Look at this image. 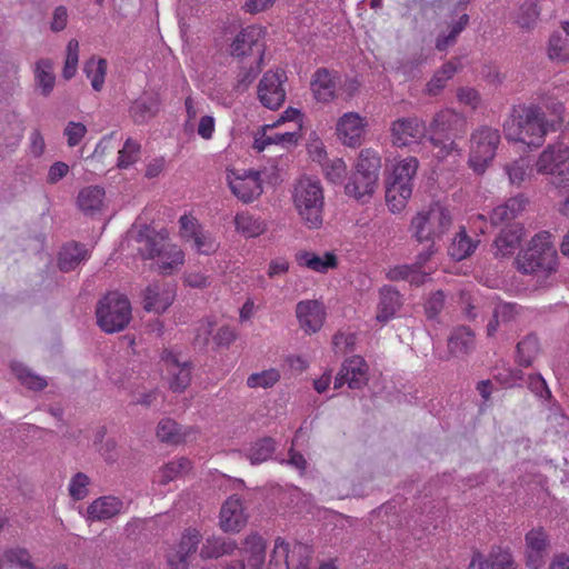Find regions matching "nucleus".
Instances as JSON below:
<instances>
[{"instance_id":"33","label":"nucleus","mask_w":569,"mask_h":569,"mask_svg":"<svg viewBox=\"0 0 569 569\" xmlns=\"http://www.w3.org/2000/svg\"><path fill=\"white\" fill-rule=\"evenodd\" d=\"M523 237V228L519 224L502 229L495 241L497 257H510L515 253Z\"/></svg>"},{"instance_id":"8","label":"nucleus","mask_w":569,"mask_h":569,"mask_svg":"<svg viewBox=\"0 0 569 569\" xmlns=\"http://www.w3.org/2000/svg\"><path fill=\"white\" fill-rule=\"evenodd\" d=\"M501 136L498 129L480 126L472 131L468 163L476 173H483L492 163Z\"/></svg>"},{"instance_id":"3","label":"nucleus","mask_w":569,"mask_h":569,"mask_svg":"<svg viewBox=\"0 0 569 569\" xmlns=\"http://www.w3.org/2000/svg\"><path fill=\"white\" fill-rule=\"evenodd\" d=\"M381 158L378 151L366 148L359 152L353 172L345 184V192L355 200L367 203L379 186Z\"/></svg>"},{"instance_id":"36","label":"nucleus","mask_w":569,"mask_h":569,"mask_svg":"<svg viewBox=\"0 0 569 569\" xmlns=\"http://www.w3.org/2000/svg\"><path fill=\"white\" fill-rule=\"evenodd\" d=\"M237 547V542L232 539L211 536L203 542L200 549V557L202 559H217L231 555Z\"/></svg>"},{"instance_id":"58","label":"nucleus","mask_w":569,"mask_h":569,"mask_svg":"<svg viewBox=\"0 0 569 569\" xmlns=\"http://www.w3.org/2000/svg\"><path fill=\"white\" fill-rule=\"evenodd\" d=\"M538 16L536 3L529 1L521 6L516 22L522 29H531L537 22Z\"/></svg>"},{"instance_id":"20","label":"nucleus","mask_w":569,"mask_h":569,"mask_svg":"<svg viewBox=\"0 0 569 569\" xmlns=\"http://www.w3.org/2000/svg\"><path fill=\"white\" fill-rule=\"evenodd\" d=\"M426 134L425 123L416 117L399 118L390 126L391 142L398 148L418 144Z\"/></svg>"},{"instance_id":"39","label":"nucleus","mask_w":569,"mask_h":569,"mask_svg":"<svg viewBox=\"0 0 569 569\" xmlns=\"http://www.w3.org/2000/svg\"><path fill=\"white\" fill-rule=\"evenodd\" d=\"M459 122H465L463 118L452 109H443L439 111L427 129V134L435 133L442 136L456 128Z\"/></svg>"},{"instance_id":"15","label":"nucleus","mask_w":569,"mask_h":569,"mask_svg":"<svg viewBox=\"0 0 569 569\" xmlns=\"http://www.w3.org/2000/svg\"><path fill=\"white\" fill-rule=\"evenodd\" d=\"M287 77L282 70H269L260 79L257 96L260 103L270 109L280 108L286 100L283 83Z\"/></svg>"},{"instance_id":"17","label":"nucleus","mask_w":569,"mask_h":569,"mask_svg":"<svg viewBox=\"0 0 569 569\" xmlns=\"http://www.w3.org/2000/svg\"><path fill=\"white\" fill-rule=\"evenodd\" d=\"M177 296L176 286L166 281L149 283L142 291V307L147 312L161 315L174 302Z\"/></svg>"},{"instance_id":"48","label":"nucleus","mask_w":569,"mask_h":569,"mask_svg":"<svg viewBox=\"0 0 569 569\" xmlns=\"http://www.w3.org/2000/svg\"><path fill=\"white\" fill-rule=\"evenodd\" d=\"M274 451V442L271 438H263L256 441L247 452L251 465H259L267 461Z\"/></svg>"},{"instance_id":"1","label":"nucleus","mask_w":569,"mask_h":569,"mask_svg":"<svg viewBox=\"0 0 569 569\" xmlns=\"http://www.w3.org/2000/svg\"><path fill=\"white\" fill-rule=\"evenodd\" d=\"M550 131H555V123L546 118L537 104L513 107L503 123L505 137L509 142L522 143L530 149L541 147Z\"/></svg>"},{"instance_id":"31","label":"nucleus","mask_w":569,"mask_h":569,"mask_svg":"<svg viewBox=\"0 0 569 569\" xmlns=\"http://www.w3.org/2000/svg\"><path fill=\"white\" fill-rule=\"evenodd\" d=\"M296 261L300 267L307 268L315 272L326 273L331 269H335L338 264V260L335 253L325 252L318 254L312 251L302 250L296 253Z\"/></svg>"},{"instance_id":"25","label":"nucleus","mask_w":569,"mask_h":569,"mask_svg":"<svg viewBox=\"0 0 569 569\" xmlns=\"http://www.w3.org/2000/svg\"><path fill=\"white\" fill-rule=\"evenodd\" d=\"M368 382V365L363 358L353 356L347 359L336 377L335 389L348 385L351 389H360Z\"/></svg>"},{"instance_id":"32","label":"nucleus","mask_w":569,"mask_h":569,"mask_svg":"<svg viewBox=\"0 0 569 569\" xmlns=\"http://www.w3.org/2000/svg\"><path fill=\"white\" fill-rule=\"evenodd\" d=\"M400 293L392 287L385 286L379 291V302L377 307V321L386 323L390 321L400 309Z\"/></svg>"},{"instance_id":"43","label":"nucleus","mask_w":569,"mask_h":569,"mask_svg":"<svg viewBox=\"0 0 569 569\" xmlns=\"http://www.w3.org/2000/svg\"><path fill=\"white\" fill-rule=\"evenodd\" d=\"M236 230L246 238H256L266 231L262 220L249 212H240L234 218Z\"/></svg>"},{"instance_id":"49","label":"nucleus","mask_w":569,"mask_h":569,"mask_svg":"<svg viewBox=\"0 0 569 569\" xmlns=\"http://www.w3.org/2000/svg\"><path fill=\"white\" fill-rule=\"evenodd\" d=\"M280 371L276 368L253 372L247 378V386L252 389L271 388L280 380Z\"/></svg>"},{"instance_id":"46","label":"nucleus","mask_w":569,"mask_h":569,"mask_svg":"<svg viewBox=\"0 0 569 569\" xmlns=\"http://www.w3.org/2000/svg\"><path fill=\"white\" fill-rule=\"evenodd\" d=\"M548 58L556 63L565 64L569 62V43L559 32H553L547 46Z\"/></svg>"},{"instance_id":"30","label":"nucleus","mask_w":569,"mask_h":569,"mask_svg":"<svg viewBox=\"0 0 569 569\" xmlns=\"http://www.w3.org/2000/svg\"><path fill=\"white\" fill-rule=\"evenodd\" d=\"M162 361L169 375L170 388L173 391H183L190 383L191 369L187 361H180L177 355L166 352Z\"/></svg>"},{"instance_id":"19","label":"nucleus","mask_w":569,"mask_h":569,"mask_svg":"<svg viewBox=\"0 0 569 569\" xmlns=\"http://www.w3.org/2000/svg\"><path fill=\"white\" fill-rule=\"evenodd\" d=\"M467 569H517V562L510 547L498 545L475 551Z\"/></svg>"},{"instance_id":"57","label":"nucleus","mask_w":569,"mask_h":569,"mask_svg":"<svg viewBox=\"0 0 569 569\" xmlns=\"http://www.w3.org/2000/svg\"><path fill=\"white\" fill-rule=\"evenodd\" d=\"M326 178L332 183H341L347 173V164L340 159L327 161L322 164Z\"/></svg>"},{"instance_id":"2","label":"nucleus","mask_w":569,"mask_h":569,"mask_svg":"<svg viewBox=\"0 0 569 569\" xmlns=\"http://www.w3.org/2000/svg\"><path fill=\"white\" fill-rule=\"evenodd\" d=\"M138 250L144 259L154 260L158 270L163 274H171L184 263L183 250L171 243L164 231L154 232L149 228L139 231Z\"/></svg>"},{"instance_id":"26","label":"nucleus","mask_w":569,"mask_h":569,"mask_svg":"<svg viewBox=\"0 0 569 569\" xmlns=\"http://www.w3.org/2000/svg\"><path fill=\"white\" fill-rule=\"evenodd\" d=\"M248 516L237 496L229 497L221 507L219 526L224 532H239L247 523Z\"/></svg>"},{"instance_id":"10","label":"nucleus","mask_w":569,"mask_h":569,"mask_svg":"<svg viewBox=\"0 0 569 569\" xmlns=\"http://www.w3.org/2000/svg\"><path fill=\"white\" fill-rule=\"evenodd\" d=\"M569 147L558 141L548 144L538 156L535 170L539 174L552 177L557 188L569 186Z\"/></svg>"},{"instance_id":"12","label":"nucleus","mask_w":569,"mask_h":569,"mask_svg":"<svg viewBox=\"0 0 569 569\" xmlns=\"http://www.w3.org/2000/svg\"><path fill=\"white\" fill-rule=\"evenodd\" d=\"M266 29L258 24L242 28L230 44V53L236 58L252 57L258 61L263 60Z\"/></svg>"},{"instance_id":"53","label":"nucleus","mask_w":569,"mask_h":569,"mask_svg":"<svg viewBox=\"0 0 569 569\" xmlns=\"http://www.w3.org/2000/svg\"><path fill=\"white\" fill-rule=\"evenodd\" d=\"M457 68L453 63L447 62L445 63L440 70H438L431 80L427 84V90L430 94H437L440 90H442L449 79L453 77Z\"/></svg>"},{"instance_id":"24","label":"nucleus","mask_w":569,"mask_h":569,"mask_svg":"<svg viewBox=\"0 0 569 569\" xmlns=\"http://www.w3.org/2000/svg\"><path fill=\"white\" fill-rule=\"evenodd\" d=\"M266 540L259 533L246 537L241 547V560L229 565L227 569H262L266 561Z\"/></svg>"},{"instance_id":"54","label":"nucleus","mask_w":569,"mask_h":569,"mask_svg":"<svg viewBox=\"0 0 569 569\" xmlns=\"http://www.w3.org/2000/svg\"><path fill=\"white\" fill-rule=\"evenodd\" d=\"M157 437L163 442L178 443L183 440L179 426L172 419L166 418L158 423Z\"/></svg>"},{"instance_id":"21","label":"nucleus","mask_w":569,"mask_h":569,"mask_svg":"<svg viewBox=\"0 0 569 569\" xmlns=\"http://www.w3.org/2000/svg\"><path fill=\"white\" fill-rule=\"evenodd\" d=\"M550 548L549 535L542 527L529 530L525 536V562L529 569H540L546 563Z\"/></svg>"},{"instance_id":"45","label":"nucleus","mask_w":569,"mask_h":569,"mask_svg":"<svg viewBox=\"0 0 569 569\" xmlns=\"http://www.w3.org/2000/svg\"><path fill=\"white\" fill-rule=\"evenodd\" d=\"M475 343L473 333L466 327L457 328L448 341L449 350L452 355H462L468 352Z\"/></svg>"},{"instance_id":"29","label":"nucleus","mask_w":569,"mask_h":569,"mask_svg":"<svg viewBox=\"0 0 569 569\" xmlns=\"http://www.w3.org/2000/svg\"><path fill=\"white\" fill-rule=\"evenodd\" d=\"M0 569H42L37 565L29 549L22 546H7L0 549Z\"/></svg>"},{"instance_id":"42","label":"nucleus","mask_w":569,"mask_h":569,"mask_svg":"<svg viewBox=\"0 0 569 569\" xmlns=\"http://www.w3.org/2000/svg\"><path fill=\"white\" fill-rule=\"evenodd\" d=\"M533 171H536L535 167H531L527 157H520L505 166L509 183L515 187H520L526 180L530 179Z\"/></svg>"},{"instance_id":"38","label":"nucleus","mask_w":569,"mask_h":569,"mask_svg":"<svg viewBox=\"0 0 569 569\" xmlns=\"http://www.w3.org/2000/svg\"><path fill=\"white\" fill-rule=\"evenodd\" d=\"M190 468L191 463L187 458L169 461L154 473L153 483L166 486L188 472Z\"/></svg>"},{"instance_id":"13","label":"nucleus","mask_w":569,"mask_h":569,"mask_svg":"<svg viewBox=\"0 0 569 569\" xmlns=\"http://www.w3.org/2000/svg\"><path fill=\"white\" fill-rule=\"evenodd\" d=\"M368 127L367 117L357 111H347L336 120L335 136L342 146L358 148L365 140Z\"/></svg>"},{"instance_id":"61","label":"nucleus","mask_w":569,"mask_h":569,"mask_svg":"<svg viewBox=\"0 0 569 569\" xmlns=\"http://www.w3.org/2000/svg\"><path fill=\"white\" fill-rule=\"evenodd\" d=\"M276 130L274 124H264L260 127L253 134L252 149L256 152H262L272 147L269 131Z\"/></svg>"},{"instance_id":"5","label":"nucleus","mask_w":569,"mask_h":569,"mask_svg":"<svg viewBox=\"0 0 569 569\" xmlns=\"http://www.w3.org/2000/svg\"><path fill=\"white\" fill-rule=\"evenodd\" d=\"M419 160L409 156L395 159L386 182V202L392 213L401 212L412 196Z\"/></svg>"},{"instance_id":"62","label":"nucleus","mask_w":569,"mask_h":569,"mask_svg":"<svg viewBox=\"0 0 569 569\" xmlns=\"http://www.w3.org/2000/svg\"><path fill=\"white\" fill-rule=\"evenodd\" d=\"M516 307L511 303L499 305L495 309L493 320H491L487 326V335L489 337L493 336L498 328L499 318L507 320L513 316L516 312Z\"/></svg>"},{"instance_id":"4","label":"nucleus","mask_w":569,"mask_h":569,"mask_svg":"<svg viewBox=\"0 0 569 569\" xmlns=\"http://www.w3.org/2000/svg\"><path fill=\"white\" fill-rule=\"evenodd\" d=\"M292 203L307 228L319 229L322 226L325 194L319 179L301 177L293 186Z\"/></svg>"},{"instance_id":"40","label":"nucleus","mask_w":569,"mask_h":569,"mask_svg":"<svg viewBox=\"0 0 569 569\" xmlns=\"http://www.w3.org/2000/svg\"><path fill=\"white\" fill-rule=\"evenodd\" d=\"M478 242L479 240H473L468 236L465 227H460L449 246L448 252L452 259L460 261L473 253Z\"/></svg>"},{"instance_id":"18","label":"nucleus","mask_w":569,"mask_h":569,"mask_svg":"<svg viewBox=\"0 0 569 569\" xmlns=\"http://www.w3.org/2000/svg\"><path fill=\"white\" fill-rule=\"evenodd\" d=\"M202 539L200 530L193 527L184 529L179 542L167 555L169 569H189L190 557L196 552Z\"/></svg>"},{"instance_id":"11","label":"nucleus","mask_w":569,"mask_h":569,"mask_svg":"<svg viewBox=\"0 0 569 569\" xmlns=\"http://www.w3.org/2000/svg\"><path fill=\"white\" fill-rule=\"evenodd\" d=\"M311 549L303 543L277 537L266 569H310Z\"/></svg>"},{"instance_id":"9","label":"nucleus","mask_w":569,"mask_h":569,"mask_svg":"<svg viewBox=\"0 0 569 569\" xmlns=\"http://www.w3.org/2000/svg\"><path fill=\"white\" fill-rule=\"evenodd\" d=\"M451 224L452 216L450 211L440 203H433L413 217L411 229L418 241L435 242L436 239H440L449 230Z\"/></svg>"},{"instance_id":"16","label":"nucleus","mask_w":569,"mask_h":569,"mask_svg":"<svg viewBox=\"0 0 569 569\" xmlns=\"http://www.w3.org/2000/svg\"><path fill=\"white\" fill-rule=\"evenodd\" d=\"M227 181L232 193L242 202H251L262 193V181L258 171L228 170Z\"/></svg>"},{"instance_id":"14","label":"nucleus","mask_w":569,"mask_h":569,"mask_svg":"<svg viewBox=\"0 0 569 569\" xmlns=\"http://www.w3.org/2000/svg\"><path fill=\"white\" fill-rule=\"evenodd\" d=\"M180 236L191 244V248L199 254L210 256L219 248L216 237L208 230H204L198 220L189 214H183L179 219Z\"/></svg>"},{"instance_id":"35","label":"nucleus","mask_w":569,"mask_h":569,"mask_svg":"<svg viewBox=\"0 0 569 569\" xmlns=\"http://www.w3.org/2000/svg\"><path fill=\"white\" fill-rule=\"evenodd\" d=\"M33 73L37 88L42 96L48 97L56 84L53 61L48 58L39 59L34 63Z\"/></svg>"},{"instance_id":"64","label":"nucleus","mask_w":569,"mask_h":569,"mask_svg":"<svg viewBox=\"0 0 569 569\" xmlns=\"http://www.w3.org/2000/svg\"><path fill=\"white\" fill-rule=\"evenodd\" d=\"M86 133L87 127L81 122L70 121L64 129V134L67 137L69 147L79 144Z\"/></svg>"},{"instance_id":"47","label":"nucleus","mask_w":569,"mask_h":569,"mask_svg":"<svg viewBox=\"0 0 569 569\" xmlns=\"http://www.w3.org/2000/svg\"><path fill=\"white\" fill-rule=\"evenodd\" d=\"M10 368L17 379L27 388L32 390H41L47 386L46 380L31 372L23 363L18 361H12Z\"/></svg>"},{"instance_id":"6","label":"nucleus","mask_w":569,"mask_h":569,"mask_svg":"<svg viewBox=\"0 0 569 569\" xmlns=\"http://www.w3.org/2000/svg\"><path fill=\"white\" fill-rule=\"evenodd\" d=\"M518 270L523 273L549 276L557 270L558 254L549 231L536 233L527 249L517 257Z\"/></svg>"},{"instance_id":"22","label":"nucleus","mask_w":569,"mask_h":569,"mask_svg":"<svg viewBox=\"0 0 569 569\" xmlns=\"http://www.w3.org/2000/svg\"><path fill=\"white\" fill-rule=\"evenodd\" d=\"M436 251L437 249L432 242L425 251L418 254L415 263L400 264L389 269L387 273L388 279L392 281L406 280L416 286L423 283L430 274L431 269L426 271L422 270V268Z\"/></svg>"},{"instance_id":"28","label":"nucleus","mask_w":569,"mask_h":569,"mask_svg":"<svg viewBox=\"0 0 569 569\" xmlns=\"http://www.w3.org/2000/svg\"><path fill=\"white\" fill-rule=\"evenodd\" d=\"M124 511V503L113 496H103L93 500L87 508V521H104Z\"/></svg>"},{"instance_id":"51","label":"nucleus","mask_w":569,"mask_h":569,"mask_svg":"<svg viewBox=\"0 0 569 569\" xmlns=\"http://www.w3.org/2000/svg\"><path fill=\"white\" fill-rule=\"evenodd\" d=\"M301 124L296 123V128L286 131H269L272 147H278L282 150L295 147L300 139Z\"/></svg>"},{"instance_id":"23","label":"nucleus","mask_w":569,"mask_h":569,"mask_svg":"<svg viewBox=\"0 0 569 569\" xmlns=\"http://www.w3.org/2000/svg\"><path fill=\"white\" fill-rule=\"evenodd\" d=\"M296 318L300 329L306 335H313L323 327L327 310L323 302L320 300H301L296 305Z\"/></svg>"},{"instance_id":"37","label":"nucleus","mask_w":569,"mask_h":569,"mask_svg":"<svg viewBox=\"0 0 569 569\" xmlns=\"http://www.w3.org/2000/svg\"><path fill=\"white\" fill-rule=\"evenodd\" d=\"M104 196L103 188L97 186L86 187L78 194V207L87 214L100 212L104 206Z\"/></svg>"},{"instance_id":"7","label":"nucleus","mask_w":569,"mask_h":569,"mask_svg":"<svg viewBox=\"0 0 569 569\" xmlns=\"http://www.w3.org/2000/svg\"><path fill=\"white\" fill-rule=\"evenodd\" d=\"M97 323L102 331L113 333L122 331L132 318L129 299L117 291L109 292L98 303L96 309Z\"/></svg>"},{"instance_id":"63","label":"nucleus","mask_w":569,"mask_h":569,"mask_svg":"<svg viewBox=\"0 0 569 569\" xmlns=\"http://www.w3.org/2000/svg\"><path fill=\"white\" fill-rule=\"evenodd\" d=\"M89 478L84 473H77L69 483L70 496L76 500H81L88 495Z\"/></svg>"},{"instance_id":"55","label":"nucleus","mask_w":569,"mask_h":569,"mask_svg":"<svg viewBox=\"0 0 569 569\" xmlns=\"http://www.w3.org/2000/svg\"><path fill=\"white\" fill-rule=\"evenodd\" d=\"M441 136H436L435 133H430L428 136V140L431 142L433 148L437 150L435 156L439 160H445L447 158H456L460 156V149L455 143V141H443L440 139Z\"/></svg>"},{"instance_id":"27","label":"nucleus","mask_w":569,"mask_h":569,"mask_svg":"<svg viewBox=\"0 0 569 569\" xmlns=\"http://www.w3.org/2000/svg\"><path fill=\"white\" fill-rule=\"evenodd\" d=\"M338 73L326 68L318 69L311 77L310 90L320 103H329L337 97Z\"/></svg>"},{"instance_id":"50","label":"nucleus","mask_w":569,"mask_h":569,"mask_svg":"<svg viewBox=\"0 0 569 569\" xmlns=\"http://www.w3.org/2000/svg\"><path fill=\"white\" fill-rule=\"evenodd\" d=\"M539 342L537 337L527 336L517 346V359L521 366L528 367L538 355Z\"/></svg>"},{"instance_id":"59","label":"nucleus","mask_w":569,"mask_h":569,"mask_svg":"<svg viewBox=\"0 0 569 569\" xmlns=\"http://www.w3.org/2000/svg\"><path fill=\"white\" fill-rule=\"evenodd\" d=\"M182 282L193 289H206L211 284V277L202 270H189L183 273Z\"/></svg>"},{"instance_id":"52","label":"nucleus","mask_w":569,"mask_h":569,"mask_svg":"<svg viewBox=\"0 0 569 569\" xmlns=\"http://www.w3.org/2000/svg\"><path fill=\"white\" fill-rule=\"evenodd\" d=\"M140 158V144L131 138H128L123 147L119 150L118 167L128 169Z\"/></svg>"},{"instance_id":"41","label":"nucleus","mask_w":569,"mask_h":569,"mask_svg":"<svg viewBox=\"0 0 569 569\" xmlns=\"http://www.w3.org/2000/svg\"><path fill=\"white\" fill-rule=\"evenodd\" d=\"M88 258V250L78 243H68L59 252V268L70 271Z\"/></svg>"},{"instance_id":"44","label":"nucleus","mask_w":569,"mask_h":569,"mask_svg":"<svg viewBox=\"0 0 569 569\" xmlns=\"http://www.w3.org/2000/svg\"><path fill=\"white\" fill-rule=\"evenodd\" d=\"M108 62L103 58L91 57L84 64V73L90 80L91 87L94 91H100L103 88L107 74Z\"/></svg>"},{"instance_id":"60","label":"nucleus","mask_w":569,"mask_h":569,"mask_svg":"<svg viewBox=\"0 0 569 569\" xmlns=\"http://www.w3.org/2000/svg\"><path fill=\"white\" fill-rule=\"evenodd\" d=\"M469 21V17L468 14H462L459 19V21H457L448 36H440L437 40V49L439 50H445L447 47H449L450 44H452L457 38V36L465 29V27L467 26Z\"/></svg>"},{"instance_id":"56","label":"nucleus","mask_w":569,"mask_h":569,"mask_svg":"<svg viewBox=\"0 0 569 569\" xmlns=\"http://www.w3.org/2000/svg\"><path fill=\"white\" fill-rule=\"evenodd\" d=\"M79 62V42L76 39L69 40L66 48V60L62 70L64 79L69 80L74 77Z\"/></svg>"},{"instance_id":"34","label":"nucleus","mask_w":569,"mask_h":569,"mask_svg":"<svg viewBox=\"0 0 569 569\" xmlns=\"http://www.w3.org/2000/svg\"><path fill=\"white\" fill-rule=\"evenodd\" d=\"M528 206V198L525 194H517L505 203L496 207L491 213V222L499 224L520 216Z\"/></svg>"}]
</instances>
